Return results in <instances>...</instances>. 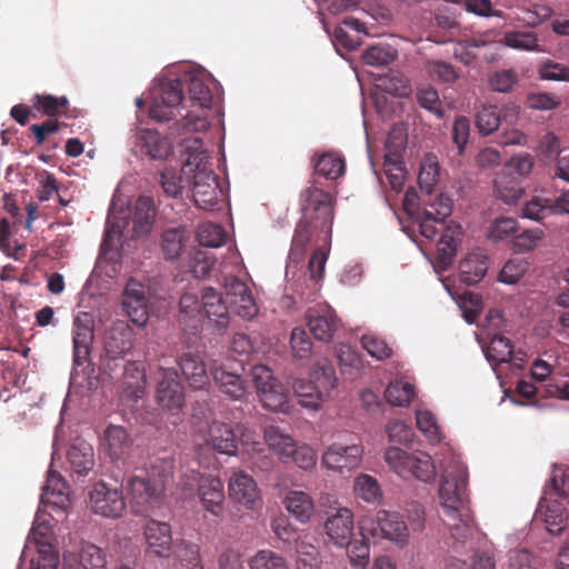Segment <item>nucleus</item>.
<instances>
[{
    "mask_svg": "<svg viewBox=\"0 0 569 569\" xmlns=\"http://www.w3.org/2000/svg\"><path fill=\"white\" fill-rule=\"evenodd\" d=\"M187 84L189 98L200 107V112H188L171 127L173 133L186 134L206 131L210 122L206 109L210 108L212 93L201 76L189 74L184 79H164L152 91L150 117L157 121H170L180 110L183 89Z\"/></svg>",
    "mask_w": 569,
    "mask_h": 569,
    "instance_id": "nucleus-1",
    "label": "nucleus"
},
{
    "mask_svg": "<svg viewBox=\"0 0 569 569\" xmlns=\"http://www.w3.org/2000/svg\"><path fill=\"white\" fill-rule=\"evenodd\" d=\"M335 197L316 186L300 193L301 218L292 238V252L303 253L312 234L318 233L323 243H330L335 220Z\"/></svg>",
    "mask_w": 569,
    "mask_h": 569,
    "instance_id": "nucleus-2",
    "label": "nucleus"
},
{
    "mask_svg": "<svg viewBox=\"0 0 569 569\" xmlns=\"http://www.w3.org/2000/svg\"><path fill=\"white\" fill-rule=\"evenodd\" d=\"M468 472L462 466L447 470L441 478L439 499L443 523L457 542L465 543L473 533V517L467 496Z\"/></svg>",
    "mask_w": 569,
    "mask_h": 569,
    "instance_id": "nucleus-3",
    "label": "nucleus"
},
{
    "mask_svg": "<svg viewBox=\"0 0 569 569\" xmlns=\"http://www.w3.org/2000/svg\"><path fill=\"white\" fill-rule=\"evenodd\" d=\"M170 477L171 466L163 462L128 479L127 490L137 515H147L160 502Z\"/></svg>",
    "mask_w": 569,
    "mask_h": 569,
    "instance_id": "nucleus-4",
    "label": "nucleus"
},
{
    "mask_svg": "<svg viewBox=\"0 0 569 569\" xmlns=\"http://www.w3.org/2000/svg\"><path fill=\"white\" fill-rule=\"evenodd\" d=\"M186 142L192 143V146H187V149L192 148L194 150V168L191 180L194 202L203 210H213L222 196V189L219 186L218 177L207 167L206 163H203L206 156L202 151V140L200 138H193L186 140Z\"/></svg>",
    "mask_w": 569,
    "mask_h": 569,
    "instance_id": "nucleus-5",
    "label": "nucleus"
},
{
    "mask_svg": "<svg viewBox=\"0 0 569 569\" xmlns=\"http://www.w3.org/2000/svg\"><path fill=\"white\" fill-rule=\"evenodd\" d=\"M337 382L333 365L328 359H322L315 366L310 382L296 383L295 390L303 407L317 409L322 401L331 398Z\"/></svg>",
    "mask_w": 569,
    "mask_h": 569,
    "instance_id": "nucleus-6",
    "label": "nucleus"
},
{
    "mask_svg": "<svg viewBox=\"0 0 569 569\" xmlns=\"http://www.w3.org/2000/svg\"><path fill=\"white\" fill-rule=\"evenodd\" d=\"M365 537L387 539L403 547L409 538V529L402 517L397 512L378 510L372 517H365L359 525Z\"/></svg>",
    "mask_w": 569,
    "mask_h": 569,
    "instance_id": "nucleus-7",
    "label": "nucleus"
},
{
    "mask_svg": "<svg viewBox=\"0 0 569 569\" xmlns=\"http://www.w3.org/2000/svg\"><path fill=\"white\" fill-rule=\"evenodd\" d=\"M388 466L400 477L408 479L413 477L428 482L436 476V469L428 453L411 455L398 447L389 448L385 453Z\"/></svg>",
    "mask_w": 569,
    "mask_h": 569,
    "instance_id": "nucleus-8",
    "label": "nucleus"
},
{
    "mask_svg": "<svg viewBox=\"0 0 569 569\" xmlns=\"http://www.w3.org/2000/svg\"><path fill=\"white\" fill-rule=\"evenodd\" d=\"M156 402L166 412L177 416L186 405L184 387L177 370L161 368L156 388Z\"/></svg>",
    "mask_w": 569,
    "mask_h": 569,
    "instance_id": "nucleus-9",
    "label": "nucleus"
},
{
    "mask_svg": "<svg viewBox=\"0 0 569 569\" xmlns=\"http://www.w3.org/2000/svg\"><path fill=\"white\" fill-rule=\"evenodd\" d=\"M94 339V320L89 312H79L72 322L73 368L89 362Z\"/></svg>",
    "mask_w": 569,
    "mask_h": 569,
    "instance_id": "nucleus-10",
    "label": "nucleus"
},
{
    "mask_svg": "<svg viewBox=\"0 0 569 569\" xmlns=\"http://www.w3.org/2000/svg\"><path fill=\"white\" fill-rule=\"evenodd\" d=\"M89 497L91 510L104 518H119L126 509L122 490L111 488L103 481L93 485Z\"/></svg>",
    "mask_w": 569,
    "mask_h": 569,
    "instance_id": "nucleus-11",
    "label": "nucleus"
},
{
    "mask_svg": "<svg viewBox=\"0 0 569 569\" xmlns=\"http://www.w3.org/2000/svg\"><path fill=\"white\" fill-rule=\"evenodd\" d=\"M522 217L542 222L551 216L569 214V188L555 198L535 196L522 207Z\"/></svg>",
    "mask_w": 569,
    "mask_h": 569,
    "instance_id": "nucleus-12",
    "label": "nucleus"
},
{
    "mask_svg": "<svg viewBox=\"0 0 569 569\" xmlns=\"http://www.w3.org/2000/svg\"><path fill=\"white\" fill-rule=\"evenodd\" d=\"M327 542L339 549H345L350 545L353 537V513L347 507H340L328 512L323 525Z\"/></svg>",
    "mask_w": 569,
    "mask_h": 569,
    "instance_id": "nucleus-13",
    "label": "nucleus"
},
{
    "mask_svg": "<svg viewBox=\"0 0 569 569\" xmlns=\"http://www.w3.org/2000/svg\"><path fill=\"white\" fill-rule=\"evenodd\" d=\"M224 291L232 312L247 320L257 316L258 307L246 282L232 276L226 277Z\"/></svg>",
    "mask_w": 569,
    "mask_h": 569,
    "instance_id": "nucleus-14",
    "label": "nucleus"
},
{
    "mask_svg": "<svg viewBox=\"0 0 569 569\" xmlns=\"http://www.w3.org/2000/svg\"><path fill=\"white\" fill-rule=\"evenodd\" d=\"M122 307L133 325L143 327L149 319L146 286L136 279H129L122 293Z\"/></svg>",
    "mask_w": 569,
    "mask_h": 569,
    "instance_id": "nucleus-15",
    "label": "nucleus"
},
{
    "mask_svg": "<svg viewBox=\"0 0 569 569\" xmlns=\"http://www.w3.org/2000/svg\"><path fill=\"white\" fill-rule=\"evenodd\" d=\"M363 449L360 445L333 442L322 453L321 463L330 470L343 472L356 469L361 461Z\"/></svg>",
    "mask_w": 569,
    "mask_h": 569,
    "instance_id": "nucleus-16",
    "label": "nucleus"
},
{
    "mask_svg": "<svg viewBox=\"0 0 569 569\" xmlns=\"http://www.w3.org/2000/svg\"><path fill=\"white\" fill-rule=\"evenodd\" d=\"M229 498L246 509H256L261 503L260 490L254 479L243 471H233L228 482Z\"/></svg>",
    "mask_w": 569,
    "mask_h": 569,
    "instance_id": "nucleus-17",
    "label": "nucleus"
},
{
    "mask_svg": "<svg viewBox=\"0 0 569 569\" xmlns=\"http://www.w3.org/2000/svg\"><path fill=\"white\" fill-rule=\"evenodd\" d=\"M197 496L206 512L219 517L224 510V488L218 477L201 476L198 480Z\"/></svg>",
    "mask_w": 569,
    "mask_h": 569,
    "instance_id": "nucleus-18",
    "label": "nucleus"
},
{
    "mask_svg": "<svg viewBox=\"0 0 569 569\" xmlns=\"http://www.w3.org/2000/svg\"><path fill=\"white\" fill-rule=\"evenodd\" d=\"M66 569H107V555L91 542H82L77 551L63 555Z\"/></svg>",
    "mask_w": 569,
    "mask_h": 569,
    "instance_id": "nucleus-19",
    "label": "nucleus"
},
{
    "mask_svg": "<svg viewBox=\"0 0 569 569\" xmlns=\"http://www.w3.org/2000/svg\"><path fill=\"white\" fill-rule=\"evenodd\" d=\"M307 323L313 337L323 342L331 341L339 327V320L335 311L328 306L309 309Z\"/></svg>",
    "mask_w": 569,
    "mask_h": 569,
    "instance_id": "nucleus-20",
    "label": "nucleus"
},
{
    "mask_svg": "<svg viewBox=\"0 0 569 569\" xmlns=\"http://www.w3.org/2000/svg\"><path fill=\"white\" fill-rule=\"evenodd\" d=\"M147 551L157 557H168L172 548L171 527L167 522L149 520L144 527Z\"/></svg>",
    "mask_w": 569,
    "mask_h": 569,
    "instance_id": "nucleus-21",
    "label": "nucleus"
},
{
    "mask_svg": "<svg viewBox=\"0 0 569 569\" xmlns=\"http://www.w3.org/2000/svg\"><path fill=\"white\" fill-rule=\"evenodd\" d=\"M202 315L213 321L219 330L226 329L229 322V305L213 288H204L201 295Z\"/></svg>",
    "mask_w": 569,
    "mask_h": 569,
    "instance_id": "nucleus-22",
    "label": "nucleus"
},
{
    "mask_svg": "<svg viewBox=\"0 0 569 569\" xmlns=\"http://www.w3.org/2000/svg\"><path fill=\"white\" fill-rule=\"evenodd\" d=\"M193 154L189 156L178 172L173 168H166L160 174V184L163 192L172 198L178 197L182 189L191 184L190 174L193 171Z\"/></svg>",
    "mask_w": 569,
    "mask_h": 569,
    "instance_id": "nucleus-23",
    "label": "nucleus"
},
{
    "mask_svg": "<svg viewBox=\"0 0 569 569\" xmlns=\"http://www.w3.org/2000/svg\"><path fill=\"white\" fill-rule=\"evenodd\" d=\"M213 381L219 390L232 400H242L248 391L246 380L234 372L228 371L223 367H214L211 370Z\"/></svg>",
    "mask_w": 569,
    "mask_h": 569,
    "instance_id": "nucleus-24",
    "label": "nucleus"
},
{
    "mask_svg": "<svg viewBox=\"0 0 569 569\" xmlns=\"http://www.w3.org/2000/svg\"><path fill=\"white\" fill-rule=\"evenodd\" d=\"M178 365L190 388L203 389L209 383L204 362L199 355L183 353Z\"/></svg>",
    "mask_w": 569,
    "mask_h": 569,
    "instance_id": "nucleus-25",
    "label": "nucleus"
},
{
    "mask_svg": "<svg viewBox=\"0 0 569 569\" xmlns=\"http://www.w3.org/2000/svg\"><path fill=\"white\" fill-rule=\"evenodd\" d=\"M146 385L143 365L139 361L128 362L123 371L124 396L134 402L138 401L144 395Z\"/></svg>",
    "mask_w": 569,
    "mask_h": 569,
    "instance_id": "nucleus-26",
    "label": "nucleus"
},
{
    "mask_svg": "<svg viewBox=\"0 0 569 569\" xmlns=\"http://www.w3.org/2000/svg\"><path fill=\"white\" fill-rule=\"evenodd\" d=\"M208 442L219 453L232 456L238 449V439L233 429L226 423L214 421L209 428Z\"/></svg>",
    "mask_w": 569,
    "mask_h": 569,
    "instance_id": "nucleus-27",
    "label": "nucleus"
},
{
    "mask_svg": "<svg viewBox=\"0 0 569 569\" xmlns=\"http://www.w3.org/2000/svg\"><path fill=\"white\" fill-rule=\"evenodd\" d=\"M139 139L143 152L154 160H164L172 153L170 140L156 130H141Z\"/></svg>",
    "mask_w": 569,
    "mask_h": 569,
    "instance_id": "nucleus-28",
    "label": "nucleus"
},
{
    "mask_svg": "<svg viewBox=\"0 0 569 569\" xmlns=\"http://www.w3.org/2000/svg\"><path fill=\"white\" fill-rule=\"evenodd\" d=\"M103 440L107 447L108 455L112 459L122 458L132 445L127 429L122 426L110 425L103 432Z\"/></svg>",
    "mask_w": 569,
    "mask_h": 569,
    "instance_id": "nucleus-29",
    "label": "nucleus"
},
{
    "mask_svg": "<svg viewBox=\"0 0 569 569\" xmlns=\"http://www.w3.org/2000/svg\"><path fill=\"white\" fill-rule=\"evenodd\" d=\"M460 279L471 286L482 280L488 270V257L482 252H471L460 262Z\"/></svg>",
    "mask_w": 569,
    "mask_h": 569,
    "instance_id": "nucleus-30",
    "label": "nucleus"
},
{
    "mask_svg": "<svg viewBox=\"0 0 569 569\" xmlns=\"http://www.w3.org/2000/svg\"><path fill=\"white\" fill-rule=\"evenodd\" d=\"M68 460L73 472L87 475L94 465L92 446L84 440H76L68 450Z\"/></svg>",
    "mask_w": 569,
    "mask_h": 569,
    "instance_id": "nucleus-31",
    "label": "nucleus"
},
{
    "mask_svg": "<svg viewBox=\"0 0 569 569\" xmlns=\"http://www.w3.org/2000/svg\"><path fill=\"white\" fill-rule=\"evenodd\" d=\"M495 190L499 199L510 204L518 201L523 194L522 181L519 177L500 170L495 178Z\"/></svg>",
    "mask_w": 569,
    "mask_h": 569,
    "instance_id": "nucleus-32",
    "label": "nucleus"
},
{
    "mask_svg": "<svg viewBox=\"0 0 569 569\" xmlns=\"http://www.w3.org/2000/svg\"><path fill=\"white\" fill-rule=\"evenodd\" d=\"M189 236L184 228H169L161 234V250L164 259L174 260L184 251Z\"/></svg>",
    "mask_w": 569,
    "mask_h": 569,
    "instance_id": "nucleus-33",
    "label": "nucleus"
},
{
    "mask_svg": "<svg viewBox=\"0 0 569 569\" xmlns=\"http://www.w3.org/2000/svg\"><path fill=\"white\" fill-rule=\"evenodd\" d=\"M156 209L150 197L138 198L133 213V231L137 236L147 234L151 231L154 222Z\"/></svg>",
    "mask_w": 569,
    "mask_h": 569,
    "instance_id": "nucleus-34",
    "label": "nucleus"
},
{
    "mask_svg": "<svg viewBox=\"0 0 569 569\" xmlns=\"http://www.w3.org/2000/svg\"><path fill=\"white\" fill-rule=\"evenodd\" d=\"M287 510L300 522H308L315 512L312 498L303 491H290L284 500Z\"/></svg>",
    "mask_w": 569,
    "mask_h": 569,
    "instance_id": "nucleus-35",
    "label": "nucleus"
},
{
    "mask_svg": "<svg viewBox=\"0 0 569 569\" xmlns=\"http://www.w3.org/2000/svg\"><path fill=\"white\" fill-rule=\"evenodd\" d=\"M132 348L131 333L124 328H111L104 337V350L109 358L117 359L124 356Z\"/></svg>",
    "mask_w": 569,
    "mask_h": 569,
    "instance_id": "nucleus-36",
    "label": "nucleus"
},
{
    "mask_svg": "<svg viewBox=\"0 0 569 569\" xmlns=\"http://www.w3.org/2000/svg\"><path fill=\"white\" fill-rule=\"evenodd\" d=\"M460 234V227H448L441 234L436 258L441 268L447 269L452 264L457 253V239Z\"/></svg>",
    "mask_w": 569,
    "mask_h": 569,
    "instance_id": "nucleus-37",
    "label": "nucleus"
},
{
    "mask_svg": "<svg viewBox=\"0 0 569 569\" xmlns=\"http://www.w3.org/2000/svg\"><path fill=\"white\" fill-rule=\"evenodd\" d=\"M264 440L270 450L273 451L280 460L287 462V456L296 443L292 437L281 431L279 427L268 426L264 428Z\"/></svg>",
    "mask_w": 569,
    "mask_h": 569,
    "instance_id": "nucleus-38",
    "label": "nucleus"
},
{
    "mask_svg": "<svg viewBox=\"0 0 569 569\" xmlns=\"http://www.w3.org/2000/svg\"><path fill=\"white\" fill-rule=\"evenodd\" d=\"M538 511L543 513L547 530L552 535H560L565 529L567 512L563 505L559 501H551L546 506L540 502Z\"/></svg>",
    "mask_w": 569,
    "mask_h": 569,
    "instance_id": "nucleus-39",
    "label": "nucleus"
},
{
    "mask_svg": "<svg viewBox=\"0 0 569 569\" xmlns=\"http://www.w3.org/2000/svg\"><path fill=\"white\" fill-rule=\"evenodd\" d=\"M398 57L396 48L388 43H377L368 47L362 56V62L368 66L380 67L388 66Z\"/></svg>",
    "mask_w": 569,
    "mask_h": 569,
    "instance_id": "nucleus-40",
    "label": "nucleus"
},
{
    "mask_svg": "<svg viewBox=\"0 0 569 569\" xmlns=\"http://www.w3.org/2000/svg\"><path fill=\"white\" fill-rule=\"evenodd\" d=\"M177 569H203L200 548L196 543L184 542L177 545L174 550Z\"/></svg>",
    "mask_w": 569,
    "mask_h": 569,
    "instance_id": "nucleus-41",
    "label": "nucleus"
},
{
    "mask_svg": "<svg viewBox=\"0 0 569 569\" xmlns=\"http://www.w3.org/2000/svg\"><path fill=\"white\" fill-rule=\"evenodd\" d=\"M345 159L333 152L321 154L315 163L316 173L327 179H338L345 173Z\"/></svg>",
    "mask_w": 569,
    "mask_h": 569,
    "instance_id": "nucleus-42",
    "label": "nucleus"
},
{
    "mask_svg": "<svg viewBox=\"0 0 569 569\" xmlns=\"http://www.w3.org/2000/svg\"><path fill=\"white\" fill-rule=\"evenodd\" d=\"M32 106L37 111L50 118H57L66 113L69 101L66 97H53L51 94H36L32 98Z\"/></svg>",
    "mask_w": 569,
    "mask_h": 569,
    "instance_id": "nucleus-43",
    "label": "nucleus"
},
{
    "mask_svg": "<svg viewBox=\"0 0 569 569\" xmlns=\"http://www.w3.org/2000/svg\"><path fill=\"white\" fill-rule=\"evenodd\" d=\"M438 178L439 164L437 158L433 154H427L421 162L418 174L420 190L425 192L426 196H430L438 183Z\"/></svg>",
    "mask_w": 569,
    "mask_h": 569,
    "instance_id": "nucleus-44",
    "label": "nucleus"
},
{
    "mask_svg": "<svg viewBox=\"0 0 569 569\" xmlns=\"http://www.w3.org/2000/svg\"><path fill=\"white\" fill-rule=\"evenodd\" d=\"M513 345L510 339L502 335H496L492 337L486 356L491 363L509 362L512 359Z\"/></svg>",
    "mask_w": 569,
    "mask_h": 569,
    "instance_id": "nucleus-45",
    "label": "nucleus"
},
{
    "mask_svg": "<svg viewBox=\"0 0 569 569\" xmlns=\"http://www.w3.org/2000/svg\"><path fill=\"white\" fill-rule=\"evenodd\" d=\"M356 496L368 503L379 502L382 492L376 478L369 475H360L355 480Z\"/></svg>",
    "mask_w": 569,
    "mask_h": 569,
    "instance_id": "nucleus-46",
    "label": "nucleus"
},
{
    "mask_svg": "<svg viewBox=\"0 0 569 569\" xmlns=\"http://www.w3.org/2000/svg\"><path fill=\"white\" fill-rule=\"evenodd\" d=\"M260 401L264 408L273 411H284L288 406V393L281 383H273L259 392Z\"/></svg>",
    "mask_w": 569,
    "mask_h": 569,
    "instance_id": "nucleus-47",
    "label": "nucleus"
},
{
    "mask_svg": "<svg viewBox=\"0 0 569 569\" xmlns=\"http://www.w3.org/2000/svg\"><path fill=\"white\" fill-rule=\"evenodd\" d=\"M250 569H290L287 560L270 549L259 550L249 560Z\"/></svg>",
    "mask_w": 569,
    "mask_h": 569,
    "instance_id": "nucleus-48",
    "label": "nucleus"
},
{
    "mask_svg": "<svg viewBox=\"0 0 569 569\" xmlns=\"http://www.w3.org/2000/svg\"><path fill=\"white\" fill-rule=\"evenodd\" d=\"M360 535V539L351 538L350 545L345 549H347L350 563L356 568L365 569L368 566L370 558V547L367 541L369 537H365L361 532Z\"/></svg>",
    "mask_w": 569,
    "mask_h": 569,
    "instance_id": "nucleus-49",
    "label": "nucleus"
},
{
    "mask_svg": "<svg viewBox=\"0 0 569 569\" xmlns=\"http://www.w3.org/2000/svg\"><path fill=\"white\" fill-rule=\"evenodd\" d=\"M500 120V110L497 106H482L477 112L476 126L481 134L488 136L498 129Z\"/></svg>",
    "mask_w": 569,
    "mask_h": 569,
    "instance_id": "nucleus-50",
    "label": "nucleus"
},
{
    "mask_svg": "<svg viewBox=\"0 0 569 569\" xmlns=\"http://www.w3.org/2000/svg\"><path fill=\"white\" fill-rule=\"evenodd\" d=\"M385 397L392 406H408L415 397L413 387L409 382H391L386 389Z\"/></svg>",
    "mask_w": 569,
    "mask_h": 569,
    "instance_id": "nucleus-51",
    "label": "nucleus"
},
{
    "mask_svg": "<svg viewBox=\"0 0 569 569\" xmlns=\"http://www.w3.org/2000/svg\"><path fill=\"white\" fill-rule=\"evenodd\" d=\"M502 42L509 48L525 51H533L539 47L538 37L531 31L506 32Z\"/></svg>",
    "mask_w": 569,
    "mask_h": 569,
    "instance_id": "nucleus-52",
    "label": "nucleus"
},
{
    "mask_svg": "<svg viewBox=\"0 0 569 569\" xmlns=\"http://www.w3.org/2000/svg\"><path fill=\"white\" fill-rule=\"evenodd\" d=\"M199 243L203 247L218 248L224 243V229L216 223H202L197 233Z\"/></svg>",
    "mask_w": 569,
    "mask_h": 569,
    "instance_id": "nucleus-53",
    "label": "nucleus"
},
{
    "mask_svg": "<svg viewBox=\"0 0 569 569\" xmlns=\"http://www.w3.org/2000/svg\"><path fill=\"white\" fill-rule=\"evenodd\" d=\"M289 460L303 470H311L316 467L318 455L309 445L297 446L295 443L287 456V461Z\"/></svg>",
    "mask_w": 569,
    "mask_h": 569,
    "instance_id": "nucleus-54",
    "label": "nucleus"
},
{
    "mask_svg": "<svg viewBox=\"0 0 569 569\" xmlns=\"http://www.w3.org/2000/svg\"><path fill=\"white\" fill-rule=\"evenodd\" d=\"M378 87L395 97H407L411 91L407 79L400 73L380 77Z\"/></svg>",
    "mask_w": 569,
    "mask_h": 569,
    "instance_id": "nucleus-55",
    "label": "nucleus"
},
{
    "mask_svg": "<svg viewBox=\"0 0 569 569\" xmlns=\"http://www.w3.org/2000/svg\"><path fill=\"white\" fill-rule=\"evenodd\" d=\"M296 569H322L319 550L312 545H300L297 550Z\"/></svg>",
    "mask_w": 569,
    "mask_h": 569,
    "instance_id": "nucleus-56",
    "label": "nucleus"
},
{
    "mask_svg": "<svg viewBox=\"0 0 569 569\" xmlns=\"http://www.w3.org/2000/svg\"><path fill=\"white\" fill-rule=\"evenodd\" d=\"M427 71L433 80L442 83H453L459 78L453 66L441 60L428 61Z\"/></svg>",
    "mask_w": 569,
    "mask_h": 569,
    "instance_id": "nucleus-57",
    "label": "nucleus"
},
{
    "mask_svg": "<svg viewBox=\"0 0 569 569\" xmlns=\"http://www.w3.org/2000/svg\"><path fill=\"white\" fill-rule=\"evenodd\" d=\"M517 82L518 74L512 69L496 71L488 79L490 89L501 93L510 92Z\"/></svg>",
    "mask_w": 569,
    "mask_h": 569,
    "instance_id": "nucleus-58",
    "label": "nucleus"
},
{
    "mask_svg": "<svg viewBox=\"0 0 569 569\" xmlns=\"http://www.w3.org/2000/svg\"><path fill=\"white\" fill-rule=\"evenodd\" d=\"M538 76L541 80L569 82V67L548 59L540 64Z\"/></svg>",
    "mask_w": 569,
    "mask_h": 569,
    "instance_id": "nucleus-59",
    "label": "nucleus"
},
{
    "mask_svg": "<svg viewBox=\"0 0 569 569\" xmlns=\"http://www.w3.org/2000/svg\"><path fill=\"white\" fill-rule=\"evenodd\" d=\"M417 101L421 108L429 110L439 118L442 117L443 110L438 91L431 86H423L418 89Z\"/></svg>",
    "mask_w": 569,
    "mask_h": 569,
    "instance_id": "nucleus-60",
    "label": "nucleus"
},
{
    "mask_svg": "<svg viewBox=\"0 0 569 569\" xmlns=\"http://www.w3.org/2000/svg\"><path fill=\"white\" fill-rule=\"evenodd\" d=\"M418 429L431 441L439 442L441 439L436 417L428 410H419L416 415Z\"/></svg>",
    "mask_w": 569,
    "mask_h": 569,
    "instance_id": "nucleus-61",
    "label": "nucleus"
},
{
    "mask_svg": "<svg viewBox=\"0 0 569 569\" xmlns=\"http://www.w3.org/2000/svg\"><path fill=\"white\" fill-rule=\"evenodd\" d=\"M528 269V262L522 258L508 260L499 273L501 282L513 284L520 280Z\"/></svg>",
    "mask_w": 569,
    "mask_h": 569,
    "instance_id": "nucleus-62",
    "label": "nucleus"
},
{
    "mask_svg": "<svg viewBox=\"0 0 569 569\" xmlns=\"http://www.w3.org/2000/svg\"><path fill=\"white\" fill-rule=\"evenodd\" d=\"M361 345L371 357L378 360L387 359L392 353V349L388 343L376 335H363L361 338Z\"/></svg>",
    "mask_w": 569,
    "mask_h": 569,
    "instance_id": "nucleus-63",
    "label": "nucleus"
},
{
    "mask_svg": "<svg viewBox=\"0 0 569 569\" xmlns=\"http://www.w3.org/2000/svg\"><path fill=\"white\" fill-rule=\"evenodd\" d=\"M533 167V159L529 153L517 154L510 158V160L503 166L502 170L510 172L519 180L528 177Z\"/></svg>",
    "mask_w": 569,
    "mask_h": 569,
    "instance_id": "nucleus-64",
    "label": "nucleus"
}]
</instances>
